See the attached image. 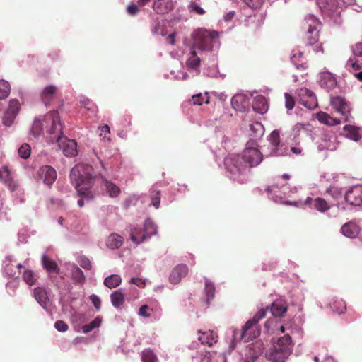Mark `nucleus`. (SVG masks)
Segmentation results:
<instances>
[{"instance_id":"nucleus-1","label":"nucleus","mask_w":362,"mask_h":362,"mask_svg":"<svg viewBox=\"0 0 362 362\" xmlns=\"http://www.w3.org/2000/svg\"><path fill=\"white\" fill-rule=\"evenodd\" d=\"M62 128L58 111L53 110L45 115L42 119H35L30 132L35 137L47 134L50 141L54 142L57 136L63 134Z\"/></svg>"},{"instance_id":"nucleus-2","label":"nucleus","mask_w":362,"mask_h":362,"mask_svg":"<svg viewBox=\"0 0 362 362\" xmlns=\"http://www.w3.org/2000/svg\"><path fill=\"white\" fill-rule=\"evenodd\" d=\"M70 178L78 194L85 197L89 195V189L95 179L92 166L83 163L75 165L71 170Z\"/></svg>"},{"instance_id":"nucleus-3","label":"nucleus","mask_w":362,"mask_h":362,"mask_svg":"<svg viewBox=\"0 0 362 362\" xmlns=\"http://www.w3.org/2000/svg\"><path fill=\"white\" fill-rule=\"evenodd\" d=\"M218 37L217 32L199 28L192 33V45L191 47L201 51H209L212 49L214 40Z\"/></svg>"},{"instance_id":"nucleus-4","label":"nucleus","mask_w":362,"mask_h":362,"mask_svg":"<svg viewBox=\"0 0 362 362\" xmlns=\"http://www.w3.org/2000/svg\"><path fill=\"white\" fill-rule=\"evenodd\" d=\"M303 29L305 30L303 40L307 45L316 44L320 38V22L313 15L306 16L303 21Z\"/></svg>"},{"instance_id":"nucleus-5","label":"nucleus","mask_w":362,"mask_h":362,"mask_svg":"<svg viewBox=\"0 0 362 362\" xmlns=\"http://www.w3.org/2000/svg\"><path fill=\"white\" fill-rule=\"evenodd\" d=\"M267 310L268 308L260 309L252 319L246 322L243 327L240 339H244L245 341H249L259 336L260 327L258 322L265 317Z\"/></svg>"},{"instance_id":"nucleus-6","label":"nucleus","mask_w":362,"mask_h":362,"mask_svg":"<svg viewBox=\"0 0 362 362\" xmlns=\"http://www.w3.org/2000/svg\"><path fill=\"white\" fill-rule=\"evenodd\" d=\"M224 163L232 179L238 182H243L241 177L246 173L247 165L243 162L240 155L228 156L225 158Z\"/></svg>"},{"instance_id":"nucleus-7","label":"nucleus","mask_w":362,"mask_h":362,"mask_svg":"<svg viewBox=\"0 0 362 362\" xmlns=\"http://www.w3.org/2000/svg\"><path fill=\"white\" fill-rule=\"evenodd\" d=\"M240 157L243 158V162L247 165L248 168L259 165L262 160L263 155L257 148V144L251 141L247 142Z\"/></svg>"},{"instance_id":"nucleus-8","label":"nucleus","mask_w":362,"mask_h":362,"mask_svg":"<svg viewBox=\"0 0 362 362\" xmlns=\"http://www.w3.org/2000/svg\"><path fill=\"white\" fill-rule=\"evenodd\" d=\"M269 141L271 149L267 156L280 157L286 156L288 153L287 146L281 142L280 132L279 130H274L269 135Z\"/></svg>"},{"instance_id":"nucleus-9","label":"nucleus","mask_w":362,"mask_h":362,"mask_svg":"<svg viewBox=\"0 0 362 362\" xmlns=\"http://www.w3.org/2000/svg\"><path fill=\"white\" fill-rule=\"evenodd\" d=\"M287 204L293 205L297 207L308 206L310 209H315L322 213L327 211L329 209V205L327 204V202L324 199L320 197H317L313 199L308 197L303 202H287Z\"/></svg>"},{"instance_id":"nucleus-10","label":"nucleus","mask_w":362,"mask_h":362,"mask_svg":"<svg viewBox=\"0 0 362 362\" xmlns=\"http://www.w3.org/2000/svg\"><path fill=\"white\" fill-rule=\"evenodd\" d=\"M54 141L58 143L59 147L62 149L63 153L66 156H75L77 153V144L74 140L69 139L66 136L59 135L57 136Z\"/></svg>"},{"instance_id":"nucleus-11","label":"nucleus","mask_w":362,"mask_h":362,"mask_svg":"<svg viewBox=\"0 0 362 362\" xmlns=\"http://www.w3.org/2000/svg\"><path fill=\"white\" fill-rule=\"evenodd\" d=\"M20 109L21 105L18 100H10L8 107L5 111L2 118L3 124L6 127H11L18 115Z\"/></svg>"},{"instance_id":"nucleus-12","label":"nucleus","mask_w":362,"mask_h":362,"mask_svg":"<svg viewBox=\"0 0 362 362\" xmlns=\"http://www.w3.org/2000/svg\"><path fill=\"white\" fill-rule=\"evenodd\" d=\"M346 202L353 206L362 204V185H358L351 187L345 194Z\"/></svg>"},{"instance_id":"nucleus-13","label":"nucleus","mask_w":362,"mask_h":362,"mask_svg":"<svg viewBox=\"0 0 362 362\" xmlns=\"http://www.w3.org/2000/svg\"><path fill=\"white\" fill-rule=\"evenodd\" d=\"M331 105L333 108L340 113L347 122L350 116V107L345 100L341 97H334L331 99Z\"/></svg>"},{"instance_id":"nucleus-14","label":"nucleus","mask_w":362,"mask_h":362,"mask_svg":"<svg viewBox=\"0 0 362 362\" xmlns=\"http://www.w3.org/2000/svg\"><path fill=\"white\" fill-rule=\"evenodd\" d=\"M40 179L42 180L44 183L47 185H52L57 178L56 170L49 165H45L40 168L37 171Z\"/></svg>"},{"instance_id":"nucleus-15","label":"nucleus","mask_w":362,"mask_h":362,"mask_svg":"<svg viewBox=\"0 0 362 362\" xmlns=\"http://www.w3.org/2000/svg\"><path fill=\"white\" fill-rule=\"evenodd\" d=\"M188 272L189 269L186 264H177L172 270L169 276V281L173 284H179L181 281V279L187 276Z\"/></svg>"},{"instance_id":"nucleus-16","label":"nucleus","mask_w":362,"mask_h":362,"mask_svg":"<svg viewBox=\"0 0 362 362\" xmlns=\"http://www.w3.org/2000/svg\"><path fill=\"white\" fill-rule=\"evenodd\" d=\"M174 8V4L172 0H156L153 4V9L160 15L170 13Z\"/></svg>"},{"instance_id":"nucleus-17","label":"nucleus","mask_w":362,"mask_h":362,"mask_svg":"<svg viewBox=\"0 0 362 362\" xmlns=\"http://www.w3.org/2000/svg\"><path fill=\"white\" fill-rule=\"evenodd\" d=\"M274 350L284 352V354L291 353V337L288 334L279 338L274 348Z\"/></svg>"},{"instance_id":"nucleus-18","label":"nucleus","mask_w":362,"mask_h":362,"mask_svg":"<svg viewBox=\"0 0 362 362\" xmlns=\"http://www.w3.org/2000/svg\"><path fill=\"white\" fill-rule=\"evenodd\" d=\"M320 85L325 89L331 90L336 87L337 79L330 72H323L320 76Z\"/></svg>"},{"instance_id":"nucleus-19","label":"nucleus","mask_w":362,"mask_h":362,"mask_svg":"<svg viewBox=\"0 0 362 362\" xmlns=\"http://www.w3.org/2000/svg\"><path fill=\"white\" fill-rule=\"evenodd\" d=\"M247 105V98L243 94H236L231 99V105L235 110L243 112Z\"/></svg>"},{"instance_id":"nucleus-20","label":"nucleus","mask_w":362,"mask_h":362,"mask_svg":"<svg viewBox=\"0 0 362 362\" xmlns=\"http://www.w3.org/2000/svg\"><path fill=\"white\" fill-rule=\"evenodd\" d=\"M0 180L4 181L11 191H15L18 187V182L11 177L7 167L4 168L3 173L0 171Z\"/></svg>"},{"instance_id":"nucleus-21","label":"nucleus","mask_w":362,"mask_h":362,"mask_svg":"<svg viewBox=\"0 0 362 362\" xmlns=\"http://www.w3.org/2000/svg\"><path fill=\"white\" fill-rule=\"evenodd\" d=\"M57 87L53 85L47 86L45 87V88L42 90L40 98L42 101L46 105L50 104V103L52 101V100L54 98V95L57 93Z\"/></svg>"},{"instance_id":"nucleus-22","label":"nucleus","mask_w":362,"mask_h":362,"mask_svg":"<svg viewBox=\"0 0 362 362\" xmlns=\"http://www.w3.org/2000/svg\"><path fill=\"white\" fill-rule=\"evenodd\" d=\"M198 332L202 333V335L198 337V339L202 344H207L209 346H211L217 341L218 335L214 331L209 330L202 332L199 330Z\"/></svg>"},{"instance_id":"nucleus-23","label":"nucleus","mask_w":362,"mask_h":362,"mask_svg":"<svg viewBox=\"0 0 362 362\" xmlns=\"http://www.w3.org/2000/svg\"><path fill=\"white\" fill-rule=\"evenodd\" d=\"M253 110L260 114H264L268 110V103L265 97L262 95L256 96L252 103Z\"/></svg>"},{"instance_id":"nucleus-24","label":"nucleus","mask_w":362,"mask_h":362,"mask_svg":"<svg viewBox=\"0 0 362 362\" xmlns=\"http://www.w3.org/2000/svg\"><path fill=\"white\" fill-rule=\"evenodd\" d=\"M341 231L346 237L353 238L357 236L359 233V227L354 222H349L344 224Z\"/></svg>"},{"instance_id":"nucleus-25","label":"nucleus","mask_w":362,"mask_h":362,"mask_svg":"<svg viewBox=\"0 0 362 362\" xmlns=\"http://www.w3.org/2000/svg\"><path fill=\"white\" fill-rule=\"evenodd\" d=\"M34 297L43 308H46L49 303L47 293L42 287H37L34 289Z\"/></svg>"},{"instance_id":"nucleus-26","label":"nucleus","mask_w":362,"mask_h":362,"mask_svg":"<svg viewBox=\"0 0 362 362\" xmlns=\"http://www.w3.org/2000/svg\"><path fill=\"white\" fill-rule=\"evenodd\" d=\"M287 309L288 307L285 302L276 300L272 304L270 311L272 315L281 317L287 311Z\"/></svg>"},{"instance_id":"nucleus-27","label":"nucleus","mask_w":362,"mask_h":362,"mask_svg":"<svg viewBox=\"0 0 362 362\" xmlns=\"http://www.w3.org/2000/svg\"><path fill=\"white\" fill-rule=\"evenodd\" d=\"M130 239L135 244L138 245L146 239V234L144 233L143 228L131 227Z\"/></svg>"},{"instance_id":"nucleus-28","label":"nucleus","mask_w":362,"mask_h":362,"mask_svg":"<svg viewBox=\"0 0 362 362\" xmlns=\"http://www.w3.org/2000/svg\"><path fill=\"white\" fill-rule=\"evenodd\" d=\"M123 242L124 238L122 236L117 233H112L107 238L106 245L110 249L115 250L120 247Z\"/></svg>"},{"instance_id":"nucleus-29","label":"nucleus","mask_w":362,"mask_h":362,"mask_svg":"<svg viewBox=\"0 0 362 362\" xmlns=\"http://www.w3.org/2000/svg\"><path fill=\"white\" fill-rule=\"evenodd\" d=\"M320 8L327 11L329 14L334 13L337 11L339 4L336 0H319Z\"/></svg>"},{"instance_id":"nucleus-30","label":"nucleus","mask_w":362,"mask_h":362,"mask_svg":"<svg viewBox=\"0 0 362 362\" xmlns=\"http://www.w3.org/2000/svg\"><path fill=\"white\" fill-rule=\"evenodd\" d=\"M250 136L255 139H260L264 133V127L259 122H252L250 124Z\"/></svg>"},{"instance_id":"nucleus-31","label":"nucleus","mask_w":362,"mask_h":362,"mask_svg":"<svg viewBox=\"0 0 362 362\" xmlns=\"http://www.w3.org/2000/svg\"><path fill=\"white\" fill-rule=\"evenodd\" d=\"M42 263L43 267L47 270V272L49 273L59 274V268L58 267L57 263L49 258L47 255H43L42 257Z\"/></svg>"},{"instance_id":"nucleus-32","label":"nucleus","mask_w":362,"mask_h":362,"mask_svg":"<svg viewBox=\"0 0 362 362\" xmlns=\"http://www.w3.org/2000/svg\"><path fill=\"white\" fill-rule=\"evenodd\" d=\"M110 299L112 305L118 308L124 303V293L122 289H118L110 295Z\"/></svg>"},{"instance_id":"nucleus-33","label":"nucleus","mask_w":362,"mask_h":362,"mask_svg":"<svg viewBox=\"0 0 362 362\" xmlns=\"http://www.w3.org/2000/svg\"><path fill=\"white\" fill-rule=\"evenodd\" d=\"M344 131L346 132L347 138L356 141L360 140L361 136L358 127L353 125H345L344 127Z\"/></svg>"},{"instance_id":"nucleus-34","label":"nucleus","mask_w":362,"mask_h":362,"mask_svg":"<svg viewBox=\"0 0 362 362\" xmlns=\"http://www.w3.org/2000/svg\"><path fill=\"white\" fill-rule=\"evenodd\" d=\"M188 69H197L200 65V58L197 56L195 49L191 47L190 56L186 62Z\"/></svg>"},{"instance_id":"nucleus-35","label":"nucleus","mask_w":362,"mask_h":362,"mask_svg":"<svg viewBox=\"0 0 362 362\" xmlns=\"http://www.w3.org/2000/svg\"><path fill=\"white\" fill-rule=\"evenodd\" d=\"M103 184L107 193L111 197H117L120 193V189L118 186L107 180H103Z\"/></svg>"},{"instance_id":"nucleus-36","label":"nucleus","mask_w":362,"mask_h":362,"mask_svg":"<svg viewBox=\"0 0 362 362\" xmlns=\"http://www.w3.org/2000/svg\"><path fill=\"white\" fill-rule=\"evenodd\" d=\"M122 282L120 276L117 274H112L106 277L104 280V284L105 286L112 289L117 287Z\"/></svg>"},{"instance_id":"nucleus-37","label":"nucleus","mask_w":362,"mask_h":362,"mask_svg":"<svg viewBox=\"0 0 362 362\" xmlns=\"http://www.w3.org/2000/svg\"><path fill=\"white\" fill-rule=\"evenodd\" d=\"M317 118L321 123L328 125L338 124L340 123L339 120L332 118L328 114L323 112H319L317 115Z\"/></svg>"},{"instance_id":"nucleus-38","label":"nucleus","mask_w":362,"mask_h":362,"mask_svg":"<svg viewBox=\"0 0 362 362\" xmlns=\"http://www.w3.org/2000/svg\"><path fill=\"white\" fill-rule=\"evenodd\" d=\"M331 308L334 313L341 314L344 313L346 309V305L342 299H335L331 303Z\"/></svg>"},{"instance_id":"nucleus-39","label":"nucleus","mask_w":362,"mask_h":362,"mask_svg":"<svg viewBox=\"0 0 362 362\" xmlns=\"http://www.w3.org/2000/svg\"><path fill=\"white\" fill-rule=\"evenodd\" d=\"M289 354H284V352L273 350L269 356V360L272 362H285Z\"/></svg>"},{"instance_id":"nucleus-40","label":"nucleus","mask_w":362,"mask_h":362,"mask_svg":"<svg viewBox=\"0 0 362 362\" xmlns=\"http://www.w3.org/2000/svg\"><path fill=\"white\" fill-rule=\"evenodd\" d=\"M141 358L142 362H158V357L150 349L142 351Z\"/></svg>"},{"instance_id":"nucleus-41","label":"nucleus","mask_w":362,"mask_h":362,"mask_svg":"<svg viewBox=\"0 0 362 362\" xmlns=\"http://www.w3.org/2000/svg\"><path fill=\"white\" fill-rule=\"evenodd\" d=\"M304 91L309 97V100L304 101L302 99V104L310 110L315 108L317 105V99H316L315 95L313 94V93L312 91H310L309 90L305 89Z\"/></svg>"},{"instance_id":"nucleus-42","label":"nucleus","mask_w":362,"mask_h":362,"mask_svg":"<svg viewBox=\"0 0 362 362\" xmlns=\"http://www.w3.org/2000/svg\"><path fill=\"white\" fill-rule=\"evenodd\" d=\"M23 281L29 286H33L35 284L37 276L35 272L30 269H25L22 275Z\"/></svg>"},{"instance_id":"nucleus-43","label":"nucleus","mask_w":362,"mask_h":362,"mask_svg":"<svg viewBox=\"0 0 362 362\" xmlns=\"http://www.w3.org/2000/svg\"><path fill=\"white\" fill-rule=\"evenodd\" d=\"M143 230L148 238L157 233V226L152 221L148 219L144 223Z\"/></svg>"},{"instance_id":"nucleus-44","label":"nucleus","mask_w":362,"mask_h":362,"mask_svg":"<svg viewBox=\"0 0 362 362\" xmlns=\"http://www.w3.org/2000/svg\"><path fill=\"white\" fill-rule=\"evenodd\" d=\"M72 279L78 284H83L86 279L82 270L76 266L74 267L72 270Z\"/></svg>"},{"instance_id":"nucleus-45","label":"nucleus","mask_w":362,"mask_h":362,"mask_svg":"<svg viewBox=\"0 0 362 362\" xmlns=\"http://www.w3.org/2000/svg\"><path fill=\"white\" fill-rule=\"evenodd\" d=\"M102 319L100 317H95L89 324L85 325L82 327V330L84 333H88L93 329L99 327L101 325Z\"/></svg>"},{"instance_id":"nucleus-46","label":"nucleus","mask_w":362,"mask_h":362,"mask_svg":"<svg viewBox=\"0 0 362 362\" xmlns=\"http://www.w3.org/2000/svg\"><path fill=\"white\" fill-rule=\"evenodd\" d=\"M11 88L9 83L4 81L0 80V100L5 99L10 93Z\"/></svg>"},{"instance_id":"nucleus-47","label":"nucleus","mask_w":362,"mask_h":362,"mask_svg":"<svg viewBox=\"0 0 362 362\" xmlns=\"http://www.w3.org/2000/svg\"><path fill=\"white\" fill-rule=\"evenodd\" d=\"M188 10L190 13H194L197 15H204L205 13L204 9L200 6L197 0L191 1L188 6Z\"/></svg>"},{"instance_id":"nucleus-48","label":"nucleus","mask_w":362,"mask_h":362,"mask_svg":"<svg viewBox=\"0 0 362 362\" xmlns=\"http://www.w3.org/2000/svg\"><path fill=\"white\" fill-rule=\"evenodd\" d=\"M211 355L209 351H202L197 353L195 357H193L194 362H211Z\"/></svg>"},{"instance_id":"nucleus-49","label":"nucleus","mask_w":362,"mask_h":362,"mask_svg":"<svg viewBox=\"0 0 362 362\" xmlns=\"http://www.w3.org/2000/svg\"><path fill=\"white\" fill-rule=\"evenodd\" d=\"M192 102L194 105H201L204 103H209V97L207 93L204 97L201 93L194 95L192 97Z\"/></svg>"},{"instance_id":"nucleus-50","label":"nucleus","mask_w":362,"mask_h":362,"mask_svg":"<svg viewBox=\"0 0 362 362\" xmlns=\"http://www.w3.org/2000/svg\"><path fill=\"white\" fill-rule=\"evenodd\" d=\"M30 146L28 144H23L18 148V154L23 159H27L30 157Z\"/></svg>"},{"instance_id":"nucleus-51","label":"nucleus","mask_w":362,"mask_h":362,"mask_svg":"<svg viewBox=\"0 0 362 362\" xmlns=\"http://www.w3.org/2000/svg\"><path fill=\"white\" fill-rule=\"evenodd\" d=\"M80 103L86 110L89 111L94 112L97 110V107L95 105L87 98H83L81 99Z\"/></svg>"},{"instance_id":"nucleus-52","label":"nucleus","mask_w":362,"mask_h":362,"mask_svg":"<svg viewBox=\"0 0 362 362\" xmlns=\"http://www.w3.org/2000/svg\"><path fill=\"white\" fill-rule=\"evenodd\" d=\"M205 291L207 296V300L212 299L214 296L215 287L209 280L205 281Z\"/></svg>"},{"instance_id":"nucleus-53","label":"nucleus","mask_w":362,"mask_h":362,"mask_svg":"<svg viewBox=\"0 0 362 362\" xmlns=\"http://www.w3.org/2000/svg\"><path fill=\"white\" fill-rule=\"evenodd\" d=\"M77 262L78 264L86 270H90L92 268L91 262L85 256L79 257Z\"/></svg>"},{"instance_id":"nucleus-54","label":"nucleus","mask_w":362,"mask_h":362,"mask_svg":"<svg viewBox=\"0 0 362 362\" xmlns=\"http://www.w3.org/2000/svg\"><path fill=\"white\" fill-rule=\"evenodd\" d=\"M303 52L300 51H298L296 53H293V55L291 57V62L296 65L297 69H303L304 66L303 63H298V58L302 57Z\"/></svg>"},{"instance_id":"nucleus-55","label":"nucleus","mask_w":362,"mask_h":362,"mask_svg":"<svg viewBox=\"0 0 362 362\" xmlns=\"http://www.w3.org/2000/svg\"><path fill=\"white\" fill-rule=\"evenodd\" d=\"M284 98L286 107L288 110H292L295 106V100L291 94L286 93H284Z\"/></svg>"},{"instance_id":"nucleus-56","label":"nucleus","mask_w":362,"mask_h":362,"mask_svg":"<svg viewBox=\"0 0 362 362\" xmlns=\"http://www.w3.org/2000/svg\"><path fill=\"white\" fill-rule=\"evenodd\" d=\"M14 265H13L12 264H7L6 266V272L7 273V274H8L9 276H12V277H18V275L20 274V269L23 267L21 264H18L17 266H16L17 268H18V271L17 272H12V267H13Z\"/></svg>"},{"instance_id":"nucleus-57","label":"nucleus","mask_w":362,"mask_h":362,"mask_svg":"<svg viewBox=\"0 0 362 362\" xmlns=\"http://www.w3.org/2000/svg\"><path fill=\"white\" fill-rule=\"evenodd\" d=\"M160 193L159 191L153 192L151 194V205L158 209L160 206Z\"/></svg>"},{"instance_id":"nucleus-58","label":"nucleus","mask_w":362,"mask_h":362,"mask_svg":"<svg viewBox=\"0 0 362 362\" xmlns=\"http://www.w3.org/2000/svg\"><path fill=\"white\" fill-rule=\"evenodd\" d=\"M244 1L252 9L259 8L264 0H244Z\"/></svg>"},{"instance_id":"nucleus-59","label":"nucleus","mask_w":362,"mask_h":362,"mask_svg":"<svg viewBox=\"0 0 362 362\" xmlns=\"http://www.w3.org/2000/svg\"><path fill=\"white\" fill-rule=\"evenodd\" d=\"M99 132H100V136L103 137V139H107V140H110V129L108 125L105 124L104 126H102L99 127Z\"/></svg>"},{"instance_id":"nucleus-60","label":"nucleus","mask_w":362,"mask_h":362,"mask_svg":"<svg viewBox=\"0 0 362 362\" xmlns=\"http://www.w3.org/2000/svg\"><path fill=\"white\" fill-rule=\"evenodd\" d=\"M54 327L59 332H66L69 329L68 325L63 320H57L54 323Z\"/></svg>"},{"instance_id":"nucleus-61","label":"nucleus","mask_w":362,"mask_h":362,"mask_svg":"<svg viewBox=\"0 0 362 362\" xmlns=\"http://www.w3.org/2000/svg\"><path fill=\"white\" fill-rule=\"evenodd\" d=\"M89 298H90V301L92 302V303L93 304L95 309L97 310H98L100 308V305H101V300H100V298L95 294H92L89 297Z\"/></svg>"},{"instance_id":"nucleus-62","label":"nucleus","mask_w":362,"mask_h":362,"mask_svg":"<svg viewBox=\"0 0 362 362\" xmlns=\"http://www.w3.org/2000/svg\"><path fill=\"white\" fill-rule=\"evenodd\" d=\"M353 53L355 56L362 57V42H358L353 47Z\"/></svg>"},{"instance_id":"nucleus-63","label":"nucleus","mask_w":362,"mask_h":362,"mask_svg":"<svg viewBox=\"0 0 362 362\" xmlns=\"http://www.w3.org/2000/svg\"><path fill=\"white\" fill-rule=\"evenodd\" d=\"M127 11L128 14L131 16H134L139 11L138 6L134 4H132L127 6Z\"/></svg>"},{"instance_id":"nucleus-64","label":"nucleus","mask_w":362,"mask_h":362,"mask_svg":"<svg viewBox=\"0 0 362 362\" xmlns=\"http://www.w3.org/2000/svg\"><path fill=\"white\" fill-rule=\"evenodd\" d=\"M149 310V307L147 305H144L141 306L139 314L143 317H150V313H148Z\"/></svg>"}]
</instances>
